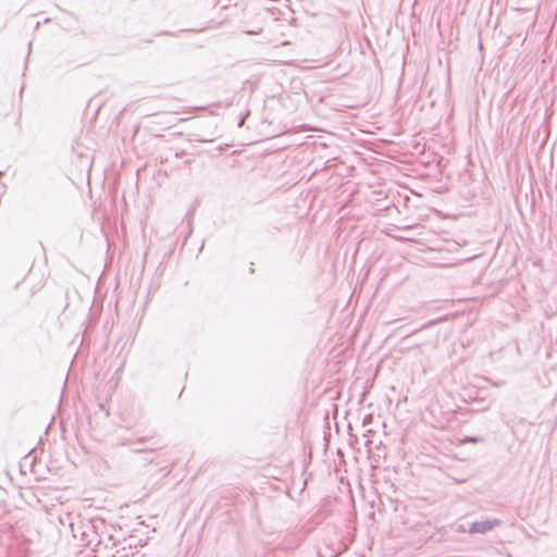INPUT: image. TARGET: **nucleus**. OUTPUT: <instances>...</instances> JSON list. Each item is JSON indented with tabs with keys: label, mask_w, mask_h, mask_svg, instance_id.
<instances>
[{
	"label": "nucleus",
	"mask_w": 557,
	"mask_h": 557,
	"mask_svg": "<svg viewBox=\"0 0 557 557\" xmlns=\"http://www.w3.org/2000/svg\"><path fill=\"white\" fill-rule=\"evenodd\" d=\"M350 109L359 108L368 104L373 96L372 82L368 79L362 82L361 84H354L350 86Z\"/></svg>",
	"instance_id": "obj_1"
},
{
	"label": "nucleus",
	"mask_w": 557,
	"mask_h": 557,
	"mask_svg": "<svg viewBox=\"0 0 557 557\" xmlns=\"http://www.w3.org/2000/svg\"><path fill=\"white\" fill-rule=\"evenodd\" d=\"M499 524H500V520H498V519L475 521L471 524L469 532L484 534V533L493 530L496 525H499Z\"/></svg>",
	"instance_id": "obj_2"
},
{
	"label": "nucleus",
	"mask_w": 557,
	"mask_h": 557,
	"mask_svg": "<svg viewBox=\"0 0 557 557\" xmlns=\"http://www.w3.org/2000/svg\"><path fill=\"white\" fill-rule=\"evenodd\" d=\"M359 195H360V190H357V191H350V200H349V203H350V220L352 218H357V219H360V215L358 213H354L352 212V208H355L356 206V202L358 201L359 199Z\"/></svg>",
	"instance_id": "obj_3"
},
{
	"label": "nucleus",
	"mask_w": 557,
	"mask_h": 557,
	"mask_svg": "<svg viewBox=\"0 0 557 557\" xmlns=\"http://www.w3.org/2000/svg\"><path fill=\"white\" fill-rule=\"evenodd\" d=\"M360 389H362V391L360 392V396H361V397H363V396H364V394H366V392H364V389H363V386H362V385H359L358 380H357V381H355V382H354V384H352V385H350V398L352 397V394H354L356 391H358V392H359Z\"/></svg>",
	"instance_id": "obj_4"
},
{
	"label": "nucleus",
	"mask_w": 557,
	"mask_h": 557,
	"mask_svg": "<svg viewBox=\"0 0 557 557\" xmlns=\"http://www.w3.org/2000/svg\"><path fill=\"white\" fill-rule=\"evenodd\" d=\"M480 441H481V438L480 437H475V436H468V437L465 438V442H467V443H478Z\"/></svg>",
	"instance_id": "obj_5"
},
{
	"label": "nucleus",
	"mask_w": 557,
	"mask_h": 557,
	"mask_svg": "<svg viewBox=\"0 0 557 557\" xmlns=\"http://www.w3.org/2000/svg\"><path fill=\"white\" fill-rule=\"evenodd\" d=\"M352 437H354V435L350 433V442H349L350 446L352 445Z\"/></svg>",
	"instance_id": "obj_6"
},
{
	"label": "nucleus",
	"mask_w": 557,
	"mask_h": 557,
	"mask_svg": "<svg viewBox=\"0 0 557 557\" xmlns=\"http://www.w3.org/2000/svg\"><path fill=\"white\" fill-rule=\"evenodd\" d=\"M354 117L355 115L350 113L349 119L352 120ZM350 124H352V121H350Z\"/></svg>",
	"instance_id": "obj_7"
},
{
	"label": "nucleus",
	"mask_w": 557,
	"mask_h": 557,
	"mask_svg": "<svg viewBox=\"0 0 557 557\" xmlns=\"http://www.w3.org/2000/svg\"><path fill=\"white\" fill-rule=\"evenodd\" d=\"M349 494H350V500L352 502V496H351L352 491L351 490L349 491Z\"/></svg>",
	"instance_id": "obj_8"
}]
</instances>
